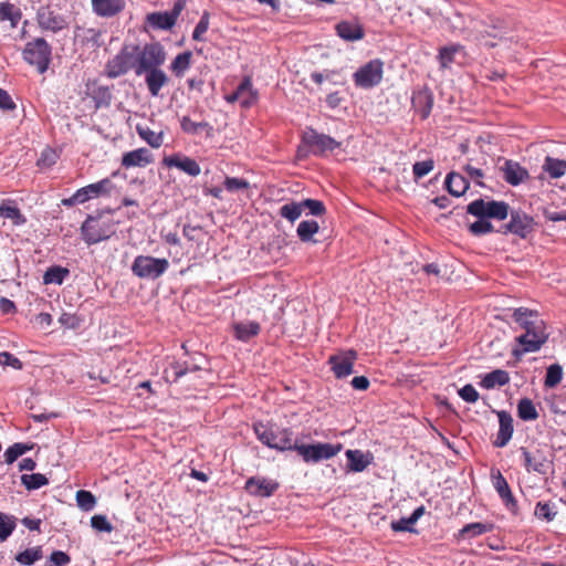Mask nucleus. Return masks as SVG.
I'll return each instance as SVG.
<instances>
[{"instance_id": "f03ea898", "label": "nucleus", "mask_w": 566, "mask_h": 566, "mask_svg": "<svg viewBox=\"0 0 566 566\" xmlns=\"http://www.w3.org/2000/svg\"><path fill=\"white\" fill-rule=\"evenodd\" d=\"M258 439L271 449L279 451H294L296 440L290 428L279 429L272 424L256 422L253 426Z\"/></svg>"}, {"instance_id": "ddd939ff", "label": "nucleus", "mask_w": 566, "mask_h": 566, "mask_svg": "<svg viewBox=\"0 0 566 566\" xmlns=\"http://www.w3.org/2000/svg\"><path fill=\"white\" fill-rule=\"evenodd\" d=\"M36 21L42 30L57 33L67 27L66 19L57 9L51 6H42L36 12Z\"/></svg>"}, {"instance_id": "423d86ee", "label": "nucleus", "mask_w": 566, "mask_h": 566, "mask_svg": "<svg viewBox=\"0 0 566 566\" xmlns=\"http://www.w3.org/2000/svg\"><path fill=\"white\" fill-rule=\"evenodd\" d=\"M169 268L167 259L151 255H137L132 264V272L135 276L144 280H157Z\"/></svg>"}, {"instance_id": "79ce46f5", "label": "nucleus", "mask_w": 566, "mask_h": 566, "mask_svg": "<svg viewBox=\"0 0 566 566\" xmlns=\"http://www.w3.org/2000/svg\"><path fill=\"white\" fill-rule=\"evenodd\" d=\"M69 274L70 271L66 268L59 265L51 266L44 272L43 283L61 285Z\"/></svg>"}, {"instance_id": "052dcab7", "label": "nucleus", "mask_w": 566, "mask_h": 566, "mask_svg": "<svg viewBox=\"0 0 566 566\" xmlns=\"http://www.w3.org/2000/svg\"><path fill=\"white\" fill-rule=\"evenodd\" d=\"M463 170L468 175V177L473 180L478 186L483 187L484 184L482 181L484 177V172L481 168H478L471 164V161L467 163L463 166Z\"/></svg>"}, {"instance_id": "393cba45", "label": "nucleus", "mask_w": 566, "mask_h": 566, "mask_svg": "<svg viewBox=\"0 0 566 566\" xmlns=\"http://www.w3.org/2000/svg\"><path fill=\"white\" fill-rule=\"evenodd\" d=\"M531 230L530 219L526 216L513 212L509 223L502 226L501 232L514 233L521 238H525Z\"/></svg>"}, {"instance_id": "4c0bfd02", "label": "nucleus", "mask_w": 566, "mask_h": 566, "mask_svg": "<svg viewBox=\"0 0 566 566\" xmlns=\"http://www.w3.org/2000/svg\"><path fill=\"white\" fill-rule=\"evenodd\" d=\"M22 13L14 4L10 2H0V22L10 21L15 28L21 20Z\"/></svg>"}, {"instance_id": "20e7f679", "label": "nucleus", "mask_w": 566, "mask_h": 566, "mask_svg": "<svg viewBox=\"0 0 566 566\" xmlns=\"http://www.w3.org/2000/svg\"><path fill=\"white\" fill-rule=\"evenodd\" d=\"M81 233L83 240L88 245H92L113 235L115 233V228L111 219H105L102 216H88L81 227Z\"/></svg>"}, {"instance_id": "1a4fd4ad", "label": "nucleus", "mask_w": 566, "mask_h": 566, "mask_svg": "<svg viewBox=\"0 0 566 566\" xmlns=\"http://www.w3.org/2000/svg\"><path fill=\"white\" fill-rule=\"evenodd\" d=\"M384 77V62L374 59L361 65L354 74L353 81L357 87L369 90L378 86Z\"/></svg>"}, {"instance_id": "0e129e2a", "label": "nucleus", "mask_w": 566, "mask_h": 566, "mask_svg": "<svg viewBox=\"0 0 566 566\" xmlns=\"http://www.w3.org/2000/svg\"><path fill=\"white\" fill-rule=\"evenodd\" d=\"M71 562L70 556L62 551H54L50 555L46 566H64Z\"/></svg>"}, {"instance_id": "774afa93", "label": "nucleus", "mask_w": 566, "mask_h": 566, "mask_svg": "<svg viewBox=\"0 0 566 566\" xmlns=\"http://www.w3.org/2000/svg\"><path fill=\"white\" fill-rule=\"evenodd\" d=\"M91 525L93 528L99 532H112L113 526L104 515H94L91 518Z\"/></svg>"}, {"instance_id": "7ed1b4c3", "label": "nucleus", "mask_w": 566, "mask_h": 566, "mask_svg": "<svg viewBox=\"0 0 566 566\" xmlns=\"http://www.w3.org/2000/svg\"><path fill=\"white\" fill-rule=\"evenodd\" d=\"M520 451L523 458L522 464L527 473L545 476L553 469V454L548 451L547 446L521 447Z\"/></svg>"}, {"instance_id": "3c124183", "label": "nucleus", "mask_w": 566, "mask_h": 566, "mask_svg": "<svg viewBox=\"0 0 566 566\" xmlns=\"http://www.w3.org/2000/svg\"><path fill=\"white\" fill-rule=\"evenodd\" d=\"M0 217L12 220L14 224H22L25 222L20 209L11 205L2 203L0 206Z\"/></svg>"}, {"instance_id": "f257e3e1", "label": "nucleus", "mask_w": 566, "mask_h": 566, "mask_svg": "<svg viewBox=\"0 0 566 566\" xmlns=\"http://www.w3.org/2000/svg\"><path fill=\"white\" fill-rule=\"evenodd\" d=\"M514 322L523 334L515 338L518 347L512 349V355L518 361L527 353L538 352L548 339V333L544 319L536 311L527 307L515 308L512 315Z\"/></svg>"}, {"instance_id": "2f4dec72", "label": "nucleus", "mask_w": 566, "mask_h": 566, "mask_svg": "<svg viewBox=\"0 0 566 566\" xmlns=\"http://www.w3.org/2000/svg\"><path fill=\"white\" fill-rule=\"evenodd\" d=\"M233 331L237 339L248 342L260 333L261 326L254 321L239 322L233 325Z\"/></svg>"}, {"instance_id": "338daca9", "label": "nucleus", "mask_w": 566, "mask_h": 566, "mask_svg": "<svg viewBox=\"0 0 566 566\" xmlns=\"http://www.w3.org/2000/svg\"><path fill=\"white\" fill-rule=\"evenodd\" d=\"M415 523H411L410 516L409 517H401L398 521H392L390 526L391 530L395 532H410L416 533V530L413 528Z\"/></svg>"}, {"instance_id": "0eeeda50", "label": "nucleus", "mask_w": 566, "mask_h": 566, "mask_svg": "<svg viewBox=\"0 0 566 566\" xmlns=\"http://www.w3.org/2000/svg\"><path fill=\"white\" fill-rule=\"evenodd\" d=\"M22 55L27 63L35 66L42 74L49 69L52 49L45 39L36 38L25 44Z\"/></svg>"}, {"instance_id": "bb28decb", "label": "nucleus", "mask_w": 566, "mask_h": 566, "mask_svg": "<svg viewBox=\"0 0 566 566\" xmlns=\"http://www.w3.org/2000/svg\"><path fill=\"white\" fill-rule=\"evenodd\" d=\"M448 192L454 197L463 196L469 189V180L459 172L450 171L444 181Z\"/></svg>"}, {"instance_id": "7c9ffc66", "label": "nucleus", "mask_w": 566, "mask_h": 566, "mask_svg": "<svg viewBox=\"0 0 566 566\" xmlns=\"http://www.w3.org/2000/svg\"><path fill=\"white\" fill-rule=\"evenodd\" d=\"M176 22L168 11L151 12L146 17V23L156 30H170Z\"/></svg>"}, {"instance_id": "8fccbe9b", "label": "nucleus", "mask_w": 566, "mask_h": 566, "mask_svg": "<svg viewBox=\"0 0 566 566\" xmlns=\"http://www.w3.org/2000/svg\"><path fill=\"white\" fill-rule=\"evenodd\" d=\"M224 189L230 193L247 191L250 189V182L244 178L227 176L223 181Z\"/></svg>"}, {"instance_id": "cd10ccee", "label": "nucleus", "mask_w": 566, "mask_h": 566, "mask_svg": "<svg viewBox=\"0 0 566 566\" xmlns=\"http://www.w3.org/2000/svg\"><path fill=\"white\" fill-rule=\"evenodd\" d=\"M336 32L339 38L346 41L361 40L365 35L363 27L350 21H342L337 23Z\"/></svg>"}, {"instance_id": "b1692460", "label": "nucleus", "mask_w": 566, "mask_h": 566, "mask_svg": "<svg viewBox=\"0 0 566 566\" xmlns=\"http://www.w3.org/2000/svg\"><path fill=\"white\" fill-rule=\"evenodd\" d=\"M502 170L504 180L512 186H517L530 177L527 170L513 160H506Z\"/></svg>"}, {"instance_id": "5fc2aeb1", "label": "nucleus", "mask_w": 566, "mask_h": 566, "mask_svg": "<svg viewBox=\"0 0 566 566\" xmlns=\"http://www.w3.org/2000/svg\"><path fill=\"white\" fill-rule=\"evenodd\" d=\"M181 129L191 135L198 134L201 129L210 128L209 123L207 122H193L190 117L184 116L180 120Z\"/></svg>"}, {"instance_id": "72a5a7b5", "label": "nucleus", "mask_w": 566, "mask_h": 566, "mask_svg": "<svg viewBox=\"0 0 566 566\" xmlns=\"http://www.w3.org/2000/svg\"><path fill=\"white\" fill-rule=\"evenodd\" d=\"M510 382V375L503 369H495L488 373L481 380L480 386L485 389H493L494 387H503Z\"/></svg>"}, {"instance_id": "c85d7f7f", "label": "nucleus", "mask_w": 566, "mask_h": 566, "mask_svg": "<svg viewBox=\"0 0 566 566\" xmlns=\"http://www.w3.org/2000/svg\"><path fill=\"white\" fill-rule=\"evenodd\" d=\"M347 469L352 472H363L371 462L373 457L368 458L360 450H347Z\"/></svg>"}, {"instance_id": "9d476101", "label": "nucleus", "mask_w": 566, "mask_h": 566, "mask_svg": "<svg viewBox=\"0 0 566 566\" xmlns=\"http://www.w3.org/2000/svg\"><path fill=\"white\" fill-rule=\"evenodd\" d=\"M138 51V45H124L120 51L105 65V74L109 78H116L126 74L130 69H135L134 57Z\"/></svg>"}, {"instance_id": "6e6552de", "label": "nucleus", "mask_w": 566, "mask_h": 566, "mask_svg": "<svg viewBox=\"0 0 566 566\" xmlns=\"http://www.w3.org/2000/svg\"><path fill=\"white\" fill-rule=\"evenodd\" d=\"M343 449L342 443H315V444H300L297 441L294 446V451L302 457L306 463H316L322 460H328L337 455Z\"/></svg>"}, {"instance_id": "f3484780", "label": "nucleus", "mask_w": 566, "mask_h": 566, "mask_svg": "<svg viewBox=\"0 0 566 566\" xmlns=\"http://www.w3.org/2000/svg\"><path fill=\"white\" fill-rule=\"evenodd\" d=\"M201 367L189 360H174L164 370V378L168 382H177L182 376L200 371Z\"/></svg>"}, {"instance_id": "412c9836", "label": "nucleus", "mask_w": 566, "mask_h": 566, "mask_svg": "<svg viewBox=\"0 0 566 566\" xmlns=\"http://www.w3.org/2000/svg\"><path fill=\"white\" fill-rule=\"evenodd\" d=\"M258 94L252 87V81L249 76H245L239 84L237 90L228 95L226 98L229 103L241 101L243 106H250L256 101Z\"/></svg>"}, {"instance_id": "c9c22d12", "label": "nucleus", "mask_w": 566, "mask_h": 566, "mask_svg": "<svg viewBox=\"0 0 566 566\" xmlns=\"http://www.w3.org/2000/svg\"><path fill=\"white\" fill-rule=\"evenodd\" d=\"M192 53L185 51L179 53L171 62L170 70L177 77H182L191 65Z\"/></svg>"}, {"instance_id": "4be33fe9", "label": "nucleus", "mask_w": 566, "mask_h": 566, "mask_svg": "<svg viewBox=\"0 0 566 566\" xmlns=\"http://www.w3.org/2000/svg\"><path fill=\"white\" fill-rule=\"evenodd\" d=\"M499 416V423L500 428L496 434V439L493 442L494 447L496 448H503L505 447L509 441L511 440L513 436V419L510 413L506 411H500L497 413Z\"/></svg>"}, {"instance_id": "9b49d317", "label": "nucleus", "mask_w": 566, "mask_h": 566, "mask_svg": "<svg viewBox=\"0 0 566 566\" xmlns=\"http://www.w3.org/2000/svg\"><path fill=\"white\" fill-rule=\"evenodd\" d=\"M509 205L504 201L476 199L468 205L467 212L474 217L505 220L509 216Z\"/></svg>"}, {"instance_id": "bf43d9fd", "label": "nucleus", "mask_w": 566, "mask_h": 566, "mask_svg": "<svg viewBox=\"0 0 566 566\" xmlns=\"http://www.w3.org/2000/svg\"><path fill=\"white\" fill-rule=\"evenodd\" d=\"M434 168L433 159H427L423 161H417L413 164L412 171L417 179H420L428 175Z\"/></svg>"}, {"instance_id": "a19ab883", "label": "nucleus", "mask_w": 566, "mask_h": 566, "mask_svg": "<svg viewBox=\"0 0 566 566\" xmlns=\"http://www.w3.org/2000/svg\"><path fill=\"white\" fill-rule=\"evenodd\" d=\"M517 416L524 421H534L538 418L536 407L530 398H523L517 403Z\"/></svg>"}, {"instance_id": "e2e57ef3", "label": "nucleus", "mask_w": 566, "mask_h": 566, "mask_svg": "<svg viewBox=\"0 0 566 566\" xmlns=\"http://www.w3.org/2000/svg\"><path fill=\"white\" fill-rule=\"evenodd\" d=\"M0 366H9L13 369L20 370L23 367L22 361L8 352L0 353Z\"/></svg>"}, {"instance_id": "ea45409f", "label": "nucleus", "mask_w": 566, "mask_h": 566, "mask_svg": "<svg viewBox=\"0 0 566 566\" xmlns=\"http://www.w3.org/2000/svg\"><path fill=\"white\" fill-rule=\"evenodd\" d=\"M43 551L41 546H35L31 548H27L23 552H20L15 555L14 559L24 566H31L38 560L42 559Z\"/></svg>"}, {"instance_id": "473e14b6", "label": "nucleus", "mask_w": 566, "mask_h": 566, "mask_svg": "<svg viewBox=\"0 0 566 566\" xmlns=\"http://www.w3.org/2000/svg\"><path fill=\"white\" fill-rule=\"evenodd\" d=\"M493 524L474 522L464 525L455 535L458 539L474 538L493 530Z\"/></svg>"}, {"instance_id": "6e6d98bb", "label": "nucleus", "mask_w": 566, "mask_h": 566, "mask_svg": "<svg viewBox=\"0 0 566 566\" xmlns=\"http://www.w3.org/2000/svg\"><path fill=\"white\" fill-rule=\"evenodd\" d=\"M76 502L82 510L91 511L96 504V499L90 491L80 490L76 492Z\"/></svg>"}, {"instance_id": "de8ad7c7", "label": "nucleus", "mask_w": 566, "mask_h": 566, "mask_svg": "<svg viewBox=\"0 0 566 566\" xmlns=\"http://www.w3.org/2000/svg\"><path fill=\"white\" fill-rule=\"evenodd\" d=\"M15 517L0 512V542L7 541L15 530Z\"/></svg>"}, {"instance_id": "e433bc0d", "label": "nucleus", "mask_w": 566, "mask_h": 566, "mask_svg": "<svg viewBox=\"0 0 566 566\" xmlns=\"http://www.w3.org/2000/svg\"><path fill=\"white\" fill-rule=\"evenodd\" d=\"M543 170L546 171L553 179L560 178L566 172V160L547 156L543 165Z\"/></svg>"}, {"instance_id": "f8f14e48", "label": "nucleus", "mask_w": 566, "mask_h": 566, "mask_svg": "<svg viewBox=\"0 0 566 566\" xmlns=\"http://www.w3.org/2000/svg\"><path fill=\"white\" fill-rule=\"evenodd\" d=\"M302 142L310 147V150L315 156H322L326 151H333L340 146L328 135L319 134L313 128H307L302 135Z\"/></svg>"}, {"instance_id": "2eb2a0df", "label": "nucleus", "mask_w": 566, "mask_h": 566, "mask_svg": "<svg viewBox=\"0 0 566 566\" xmlns=\"http://www.w3.org/2000/svg\"><path fill=\"white\" fill-rule=\"evenodd\" d=\"M279 483L265 478L251 476L245 481V491L253 496L269 497L279 489Z\"/></svg>"}, {"instance_id": "a211bd4d", "label": "nucleus", "mask_w": 566, "mask_h": 566, "mask_svg": "<svg viewBox=\"0 0 566 566\" xmlns=\"http://www.w3.org/2000/svg\"><path fill=\"white\" fill-rule=\"evenodd\" d=\"M116 186L109 177L80 188L84 202L99 197H109Z\"/></svg>"}, {"instance_id": "864d4df0", "label": "nucleus", "mask_w": 566, "mask_h": 566, "mask_svg": "<svg viewBox=\"0 0 566 566\" xmlns=\"http://www.w3.org/2000/svg\"><path fill=\"white\" fill-rule=\"evenodd\" d=\"M478 220L469 226V230L473 235H483L493 231L492 223L485 217H476Z\"/></svg>"}, {"instance_id": "4d7b16f0", "label": "nucleus", "mask_w": 566, "mask_h": 566, "mask_svg": "<svg viewBox=\"0 0 566 566\" xmlns=\"http://www.w3.org/2000/svg\"><path fill=\"white\" fill-rule=\"evenodd\" d=\"M210 25V13L208 11H203L199 22L197 23L193 32L192 39L195 41H203V34L208 31Z\"/></svg>"}, {"instance_id": "09e8293b", "label": "nucleus", "mask_w": 566, "mask_h": 566, "mask_svg": "<svg viewBox=\"0 0 566 566\" xmlns=\"http://www.w3.org/2000/svg\"><path fill=\"white\" fill-rule=\"evenodd\" d=\"M302 212H303V207H302L301 202L292 201V202L283 205L280 208V216L282 218H285L290 222L296 221L301 217Z\"/></svg>"}, {"instance_id": "4468645a", "label": "nucleus", "mask_w": 566, "mask_h": 566, "mask_svg": "<svg viewBox=\"0 0 566 566\" xmlns=\"http://www.w3.org/2000/svg\"><path fill=\"white\" fill-rule=\"evenodd\" d=\"M357 359V353L354 349L340 352L328 358V365L336 378H345L353 374V367Z\"/></svg>"}, {"instance_id": "dca6fc26", "label": "nucleus", "mask_w": 566, "mask_h": 566, "mask_svg": "<svg viewBox=\"0 0 566 566\" xmlns=\"http://www.w3.org/2000/svg\"><path fill=\"white\" fill-rule=\"evenodd\" d=\"M163 164L169 168L176 167L191 177H197L201 172V168L195 159L181 154L166 156Z\"/></svg>"}, {"instance_id": "39448f33", "label": "nucleus", "mask_w": 566, "mask_h": 566, "mask_svg": "<svg viewBox=\"0 0 566 566\" xmlns=\"http://www.w3.org/2000/svg\"><path fill=\"white\" fill-rule=\"evenodd\" d=\"M165 60L166 52L160 43H148L143 49L138 46L134 57L135 73L136 75H142L144 72L158 69L165 63Z\"/></svg>"}, {"instance_id": "a18cd8bd", "label": "nucleus", "mask_w": 566, "mask_h": 566, "mask_svg": "<svg viewBox=\"0 0 566 566\" xmlns=\"http://www.w3.org/2000/svg\"><path fill=\"white\" fill-rule=\"evenodd\" d=\"M21 483L27 488V490H38L46 484H49L48 478L42 473H31L23 474L21 476Z\"/></svg>"}, {"instance_id": "58836bf2", "label": "nucleus", "mask_w": 566, "mask_h": 566, "mask_svg": "<svg viewBox=\"0 0 566 566\" xmlns=\"http://www.w3.org/2000/svg\"><path fill=\"white\" fill-rule=\"evenodd\" d=\"M136 130L139 137L153 148H159L164 143V134L161 132L156 133L149 127L142 125H137Z\"/></svg>"}, {"instance_id": "13d9d810", "label": "nucleus", "mask_w": 566, "mask_h": 566, "mask_svg": "<svg viewBox=\"0 0 566 566\" xmlns=\"http://www.w3.org/2000/svg\"><path fill=\"white\" fill-rule=\"evenodd\" d=\"M303 210L308 209L313 216H323L326 212L325 205L321 200L305 199L301 201Z\"/></svg>"}, {"instance_id": "a878e982", "label": "nucleus", "mask_w": 566, "mask_h": 566, "mask_svg": "<svg viewBox=\"0 0 566 566\" xmlns=\"http://www.w3.org/2000/svg\"><path fill=\"white\" fill-rule=\"evenodd\" d=\"M145 82L151 96H158L161 88L169 82L167 74L161 69H154L147 72Z\"/></svg>"}, {"instance_id": "f704fd0d", "label": "nucleus", "mask_w": 566, "mask_h": 566, "mask_svg": "<svg viewBox=\"0 0 566 566\" xmlns=\"http://www.w3.org/2000/svg\"><path fill=\"white\" fill-rule=\"evenodd\" d=\"M500 34L495 27L491 29H475L473 34V40L485 48H494L496 42L493 41L495 39H500Z\"/></svg>"}, {"instance_id": "680f3d73", "label": "nucleus", "mask_w": 566, "mask_h": 566, "mask_svg": "<svg viewBox=\"0 0 566 566\" xmlns=\"http://www.w3.org/2000/svg\"><path fill=\"white\" fill-rule=\"evenodd\" d=\"M458 394L465 402H469V403H475L480 397L479 392L471 384L463 386L458 391Z\"/></svg>"}, {"instance_id": "c756f323", "label": "nucleus", "mask_w": 566, "mask_h": 566, "mask_svg": "<svg viewBox=\"0 0 566 566\" xmlns=\"http://www.w3.org/2000/svg\"><path fill=\"white\" fill-rule=\"evenodd\" d=\"M493 485L509 509H515L517 506V502L512 494L511 488L501 472H497V475L494 476Z\"/></svg>"}, {"instance_id": "aec40b11", "label": "nucleus", "mask_w": 566, "mask_h": 566, "mask_svg": "<svg viewBox=\"0 0 566 566\" xmlns=\"http://www.w3.org/2000/svg\"><path fill=\"white\" fill-rule=\"evenodd\" d=\"M154 161V156L149 149L142 147L127 151L122 156V166L124 168L140 167L144 168Z\"/></svg>"}, {"instance_id": "37998d69", "label": "nucleus", "mask_w": 566, "mask_h": 566, "mask_svg": "<svg viewBox=\"0 0 566 566\" xmlns=\"http://www.w3.org/2000/svg\"><path fill=\"white\" fill-rule=\"evenodd\" d=\"M319 230V226L315 220H304L297 227V235L301 241L308 242L312 240L313 235L316 234Z\"/></svg>"}, {"instance_id": "49530a36", "label": "nucleus", "mask_w": 566, "mask_h": 566, "mask_svg": "<svg viewBox=\"0 0 566 566\" xmlns=\"http://www.w3.org/2000/svg\"><path fill=\"white\" fill-rule=\"evenodd\" d=\"M32 448H33L32 444L17 442L6 450V452L3 454L4 461L8 464H12L19 457L23 455L24 453L30 451Z\"/></svg>"}, {"instance_id": "603ef678", "label": "nucleus", "mask_w": 566, "mask_h": 566, "mask_svg": "<svg viewBox=\"0 0 566 566\" xmlns=\"http://www.w3.org/2000/svg\"><path fill=\"white\" fill-rule=\"evenodd\" d=\"M563 378V368L557 365H551L546 370L544 385L548 388L557 386Z\"/></svg>"}, {"instance_id": "c03bdc74", "label": "nucleus", "mask_w": 566, "mask_h": 566, "mask_svg": "<svg viewBox=\"0 0 566 566\" xmlns=\"http://www.w3.org/2000/svg\"><path fill=\"white\" fill-rule=\"evenodd\" d=\"M462 50L463 46L460 44H452L441 48L438 55L441 67H448L454 61V55Z\"/></svg>"}, {"instance_id": "5701e85b", "label": "nucleus", "mask_w": 566, "mask_h": 566, "mask_svg": "<svg viewBox=\"0 0 566 566\" xmlns=\"http://www.w3.org/2000/svg\"><path fill=\"white\" fill-rule=\"evenodd\" d=\"M413 109L420 115L421 119H427L433 107V95L429 90H421L413 94L411 98Z\"/></svg>"}, {"instance_id": "69168bd1", "label": "nucleus", "mask_w": 566, "mask_h": 566, "mask_svg": "<svg viewBox=\"0 0 566 566\" xmlns=\"http://www.w3.org/2000/svg\"><path fill=\"white\" fill-rule=\"evenodd\" d=\"M555 512L552 511V507L548 503L538 502L535 507L536 517L545 521H552L555 517Z\"/></svg>"}, {"instance_id": "6ab92c4d", "label": "nucleus", "mask_w": 566, "mask_h": 566, "mask_svg": "<svg viewBox=\"0 0 566 566\" xmlns=\"http://www.w3.org/2000/svg\"><path fill=\"white\" fill-rule=\"evenodd\" d=\"M93 12L101 18H113L125 10V0H92Z\"/></svg>"}]
</instances>
